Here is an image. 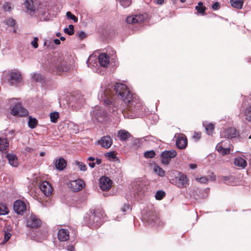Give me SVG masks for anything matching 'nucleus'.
Masks as SVG:
<instances>
[{
    "instance_id": "1",
    "label": "nucleus",
    "mask_w": 251,
    "mask_h": 251,
    "mask_svg": "<svg viewBox=\"0 0 251 251\" xmlns=\"http://www.w3.org/2000/svg\"><path fill=\"white\" fill-rule=\"evenodd\" d=\"M98 100L107 107L113 116L134 119L143 117V105L139 97L131 93L122 83L102 85L99 91Z\"/></svg>"
},
{
    "instance_id": "2",
    "label": "nucleus",
    "mask_w": 251,
    "mask_h": 251,
    "mask_svg": "<svg viewBox=\"0 0 251 251\" xmlns=\"http://www.w3.org/2000/svg\"><path fill=\"white\" fill-rule=\"evenodd\" d=\"M46 68L49 71L56 74L66 72L70 68L64 60L63 55L57 52L54 53L53 55L48 60Z\"/></svg>"
},
{
    "instance_id": "3",
    "label": "nucleus",
    "mask_w": 251,
    "mask_h": 251,
    "mask_svg": "<svg viewBox=\"0 0 251 251\" xmlns=\"http://www.w3.org/2000/svg\"><path fill=\"white\" fill-rule=\"evenodd\" d=\"M143 220L146 222L151 226H160L162 222L160 221L155 213L154 208L153 206H149L141 211Z\"/></svg>"
},
{
    "instance_id": "4",
    "label": "nucleus",
    "mask_w": 251,
    "mask_h": 251,
    "mask_svg": "<svg viewBox=\"0 0 251 251\" xmlns=\"http://www.w3.org/2000/svg\"><path fill=\"white\" fill-rule=\"evenodd\" d=\"M84 221L86 225L91 228H97L100 227L102 221L99 214L92 210H89L84 217Z\"/></svg>"
},
{
    "instance_id": "5",
    "label": "nucleus",
    "mask_w": 251,
    "mask_h": 251,
    "mask_svg": "<svg viewBox=\"0 0 251 251\" xmlns=\"http://www.w3.org/2000/svg\"><path fill=\"white\" fill-rule=\"evenodd\" d=\"M92 120L99 123L107 121L108 115L106 111L99 106H96L91 112Z\"/></svg>"
},
{
    "instance_id": "6",
    "label": "nucleus",
    "mask_w": 251,
    "mask_h": 251,
    "mask_svg": "<svg viewBox=\"0 0 251 251\" xmlns=\"http://www.w3.org/2000/svg\"><path fill=\"white\" fill-rule=\"evenodd\" d=\"M173 181V184L178 188H186L189 185V179L187 176L180 172H178V176Z\"/></svg>"
},
{
    "instance_id": "7",
    "label": "nucleus",
    "mask_w": 251,
    "mask_h": 251,
    "mask_svg": "<svg viewBox=\"0 0 251 251\" xmlns=\"http://www.w3.org/2000/svg\"><path fill=\"white\" fill-rule=\"evenodd\" d=\"M85 100L83 96L80 94L73 96L69 102V105L77 110L80 108L85 103Z\"/></svg>"
},
{
    "instance_id": "8",
    "label": "nucleus",
    "mask_w": 251,
    "mask_h": 251,
    "mask_svg": "<svg viewBox=\"0 0 251 251\" xmlns=\"http://www.w3.org/2000/svg\"><path fill=\"white\" fill-rule=\"evenodd\" d=\"M221 137H224L226 139H236L239 137V133L237 131L236 128L234 127H229L224 129L220 132Z\"/></svg>"
},
{
    "instance_id": "9",
    "label": "nucleus",
    "mask_w": 251,
    "mask_h": 251,
    "mask_svg": "<svg viewBox=\"0 0 251 251\" xmlns=\"http://www.w3.org/2000/svg\"><path fill=\"white\" fill-rule=\"evenodd\" d=\"M176 151L174 150L165 151L161 153V163L163 165H168L171 158L176 155Z\"/></svg>"
},
{
    "instance_id": "10",
    "label": "nucleus",
    "mask_w": 251,
    "mask_h": 251,
    "mask_svg": "<svg viewBox=\"0 0 251 251\" xmlns=\"http://www.w3.org/2000/svg\"><path fill=\"white\" fill-rule=\"evenodd\" d=\"M22 79V77L20 72L14 71L10 73L8 82L10 85H17L18 84L21 83Z\"/></svg>"
},
{
    "instance_id": "11",
    "label": "nucleus",
    "mask_w": 251,
    "mask_h": 251,
    "mask_svg": "<svg viewBox=\"0 0 251 251\" xmlns=\"http://www.w3.org/2000/svg\"><path fill=\"white\" fill-rule=\"evenodd\" d=\"M11 114L15 116L25 117L28 114V111L20 104L15 105L11 110Z\"/></svg>"
},
{
    "instance_id": "12",
    "label": "nucleus",
    "mask_w": 251,
    "mask_h": 251,
    "mask_svg": "<svg viewBox=\"0 0 251 251\" xmlns=\"http://www.w3.org/2000/svg\"><path fill=\"white\" fill-rule=\"evenodd\" d=\"M13 209L17 214L23 215L26 210V206L24 201L17 200L14 202Z\"/></svg>"
},
{
    "instance_id": "13",
    "label": "nucleus",
    "mask_w": 251,
    "mask_h": 251,
    "mask_svg": "<svg viewBox=\"0 0 251 251\" xmlns=\"http://www.w3.org/2000/svg\"><path fill=\"white\" fill-rule=\"evenodd\" d=\"M112 180L106 176H102L100 179V187L103 191L109 190L112 186Z\"/></svg>"
},
{
    "instance_id": "14",
    "label": "nucleus",
    "mask_w": 251,
    "mask_h": 251,
    "mask_svg": "<svg viewBox=\"0 0 251 251\" xmlns=\"http://www.w3.org/2000/svg\"><path fill=\"white\" fill-rule=\"evenodd\" d=\"M24 4L30 15H32L36 13V10L38 6L36 1L34 2L33 0H26Z\"/></svg>"
},
{
    "instance_id": "15",
    "label": "nucleus",
    "mask_w": 251,
    "mask_h": 251,
    "mask_svg": "<svg viewBox=\"0 0 251 251\" xmlns=\"http://www.w3.org/2000/svg\"><path fill=\"white\" fill-rule=\"evenodd\" d=\"M247 158L245 155L238 156L234 159L233 164L237 167L241 169H245L247 165Z\"/></svg>"
},
{
    "instance_id": "16",
    "label": "nucleus",
    "mask_w": 251,
    "mask_h": 251,
    "mask_svg": "<svg viewBox=\"0 0 251 251\" xmlns=\"http://www.w3.org/2000/svg\"><path fill=\"white\" fill-rule=\"evenodd\" d=\"M41 225V220L35 215H31L27 219L26 226L31 228H37Z\"/></svg>"
},
{
    "instance_id": "17",
    "label": "nucleus",
    "mask_w": 251,
    "mask_h": 251,
    "mask_svg": "<svg viewBox=\"0 0 251 251\" xmlns=\"http://www.w3.org/2000/svg\"><path fill=\"white\" fill-rule=\"evenodd\" d=\"M85 186L84 181L81 179H78L70 182V187L74 192H78L82 190Z\"/></svg>"
},
{
    "instance_id": "18",
    "label": "nucleus",
    "mask_w": 251,
    "mask_h": 251,
    "mask_svg": "<svg viewBox=\"0 0 251 251\" xmlns=\"http://www.w3.org/2000/svg\"><path fill=\"white\" fill-rule=\"evenodd\" d=\"M145 20L143 15H134L129 16L126 19V22L129 24H135L143 22Z\"/></svg>"
},
{
    "instance_id": "19",
    "label": "nucleus",
    "mask_w": 251,
    "mask_h": 251,
    "mask_svg": "<svg viewBox=\"0 0 251 251\" xmlns=\"http://www.w3.org/2000/svg\"><path fill=\"white\" fill-rule=\"evenodd\" d=\"M40 189L43 193L46 196H50L53 191L50 184L47 181H44L40 185Z\"/></svg>"
},
{
    "instance_id": "20",
    "label": "nucleus",
    "mask_w": 251,
    "mask_h": 251,
    "mask_svg": "<svg viewBox=\"0 0 251 251\" xmlns=\"http://www.w3.org/2000/svg\"><path fill=\"white\" fill-rule=\"evenodd\" d=\"M99 62L100 66L107 67L110 63V57L105 53H101L99 56Z\"/></svg>"
},
{
    "instance_id": "21",
    "label": "nucleus",
    "mask_w": 251,
    "mask_h": 251,
    "mask_svg": "<svg viewBox=\"0 0 251 251\" xmlns=\"http://www.w3.org/2000/svg\"><path fill=\"white\" fill-rule=\"evenodd\" d=\"M57 237L60 242H65L69 239V231L67 229H60L57 233Z\"/></svg>"
},
{
    "instance_id": "22",
    "label": "nucleus",
    "mask_w": 251,
    "mask_h": 251,
    "mask_svg": "<svg viewBox=\"0 0 251 251\" xmlns=\"http://www.w3.org/2000/svg\"><path fill=\"white\" fill-rule=\"evenodd\" d=\"M98 142L102 147L108 149L112 145V140L110 136H104L101 137Z\"/></svg>"
},
{
    "instance_id": "23",
    "label": "nucleus",
    "mask_w": 251,
    "mask_h": 251,
    "mask_svg": "<svg viewBox=\"0 0 251 251\" xmlns=\"http://www.w3.org/2000/svg\"><path fill=\"white\" fill-rule=\"evenodd\" d=\"M176 145L179 149H185L187 145V139L186 136L182 135L178 137L176 140Z\"/></svg>"
},
{
    "instance_id": "24",
    "label": "nucleus",
    "mask_w": 251,
    "mask_h": 251,
    "mask_svg": "<svg viewBox=\"0 0 251 251\" xmlns=\"http://www.w3.org/2000/svg\"><path fill=\"white\" fill-rule=\"evenodd\" d=\"M5 156L11 166L14 167H17L18 166V159L15 154L9 153H7Z\"/></svg>"
},
{
    "instance_id": "25",
    "label": "nucleus",
    "mask_w": 251,
    "mask_h": 251,
    "mask_svg": "<svg viewBox=\"0 0 251 251\" xmlns=\"http://www.w3.org/2000/svg\"><path fill=\"white\" fill-rule=\"evenodd\" d=\"M66 161L62 157L56 159L55 161V167L59 171H62L66 167Z\"/></svg>"
},
{
    "instance_id": "26",
    "label": "nucleus",
    "mask_w": 251,
    "mask_h": 251,
    "mask_svg": "<svg viewBox=\"0 0 251 251\" xmlns=\"http://www.w3.org/2000/svg\"><path fill=\"white\" fill-rule=\"evenodd\" d=\"M118 136L121 141H126L131 137L129 132L126 130L121 129L118 132Z\"/></svg>"
},
{
    "instance_id": "27",
    "label": "nucleus",
    "mask_w": 251,
    "mask_h": 251,
    "mask_svg": "<svg viewBox=\"0 0 251 251\" xmlns=\"http://www.w3.org/2000/svg\"><path fill=\"white\" fill-rule=\"evenodd\" d=\"M225 148H233L232 145L230 144V141L228 139L222 141L216 147V149H223Z\"/></svg>"
},
{
    "instance_id": "28",
    "label": "nucleus",
    "mask_w": 251,
    "mask_h": 251,
    "mask_svg": "<svg viewBox=\"0 0 251 251\" xmlns=\"http://www.w3.org/2000/svg\"><path fill=\"white\" fill-rule=\"evenodd\" d=\"M9 147V142L5 138L0 137V151L2 152L5 151L6 152L7 149Z\"/></svg>"
},
{
    "instance_id": "29",
    "label": "nucleus",
    "mask_w": 251,
    "mask_h": 251,
    "mask_svg": "<svg viewBox=\"0 0 251 251\" xmlns=\"http://www.w3.org/2000/svg\"><path fill=\"white\" fill-rule=\"evenodd\" d=\"M230 2L234 8L241 9L243 7L244 0H230Z\"/></svg>"
},
{
    "instance_id": "30",
    "label": "nucleus",
    "mask_w": 251,
    "mask_h": 251,
    "mask_svg": "<svg viewBox=\"0 0 251 251\" xmlns=\"http://www.w3.org/2000/svg\"><path fill=\"white\" fill-rule=\"evenodd\" d=\"M246 120L251 125V105L247 106L244 110Z\"/></svg>"
},
{
    "instance_id": "31",
    "label": "nucleus",
    "mask_w": 251,
    "mask_h": 251,
    "mask_svg": "<svg viewBox=\"0 0 251 251\" xmlns=\"http://www.w3.org/2000/svg\"><path fill=\"white\" fill-rule=\"evenodd\" d=\"M153 171L159 176L163 177L165 175V171L157 164L154 165Z\"/></svg>"
},
{
    "instance_id": "32",
    "label": "nucleus",
    "mask_w": 251,
    "mask_h": 251,
    "mask_svg": "<svg viewBox=\"0 0 251 251\" xmlns=\"http://www.w3.org/2000/svg\"><path fill=\"white\" fill-rule=\"evenodd\" d=\"M195 9L197 11L198 14L203 15L205 13L206 8L203 5V3L200 1L198 2V5L195 7Z\"/></svg>"
},
{
    "instance_id": "33",
    "label": "nucleus",
    "mask_w": 251,
    "mask_h": 251,
    "mask_svg": "<svg viewBox=\"0 0 251 251\" xmlns=\"http://www.w3.org/2000/svg\"><path fill=\"white\" fill-rule=\"evenodd\" d=\"M38 12V15L40 16V19L42 21H46L49 19V14L46 11H41L40 9L37 8L36 12Z\"/></svg>"
},
{
    "instance_id": "34",
    "label": "nucleus",
    "mask_w": 251,
    "mask_h": 251,
    "mask_svg": "<svg viewBox=\"0 0 251 251\" xmlns=\"http://www.w3.org/2000/svg\"><path fill=\"white\" fill-rule=\"evenodd\" d=\"M28 126L31 129L34 128L37 125L38 121L35 118L30 116L28 117Z\"/></svg>"
},
{
    "instance_id": "35",
    "label": "nucleus",
    "mask_w": 251,
    "mask_h": 251,
    "mask_svg": "<svg viewBox=\"0 0 251 251\" xmlns=\"http://www.w3.org/2000/svg\"><path fill=\"white\" fill-rule=\"evenodd\" d=\"M209 179H210L211 180H214L215 177L211 176V177H209V178H208L207 177H205V176H202L201 177L196 178V181H197L198 182H199L200 183H202V184L207 183Z\"/></svg>"
},
{
    "instance_id": "36",
    "label": "nucleus",
    "mask_w": 251,
    "mask_h": 251,
    "mask_svg": "<svg viewBox=\"0 0 251 251\" xmlns=\"http://www.w3.org/2000/svg\"><path fill=\"white\" fill-rule=\"evenodd\" d=\"M233 148H225L223 149H216L220 154L223 156L229 154L230 151H233Z\"/></svg>"
},
{
    "instance_id": "37",
    "label": "nucleus",
    "mask_w": 251,
    "mask_h": 251,
    "mask_svg": "<svg viewBox=\"0 0 251 251\" xmlns=\"http://www.w3.org/2000/svg\"><path fill=\"white\" fill-rule=\"evenodd\" d=\"M32 77L37 82L43 83L45 81L44 76L40 74H34Z\"/></svg>"
},
{
    "instance_id": "38",
    "label": "nucleus",
    "mask_w": 251,
    "mask_h": 251,
    "mask_svg": "<svg viewBox=\"0 0 251 251\" xmlns=\"http://www.w3.org/2000/svg\"><path fill=\"white\" fill-rule=\"evenodd\" d=\"M124 8H126L129 6L131 3V0H116Z\"/></svg>"
},
{
    "instance_id": "39",
    "label": "nucleus",
    "mask_w": 251,
    "mask_h": 251,
    "mask_svg": "<svg viewBox=\"0 0 251 251\" xmlns=\"http://www.w3.org/2000/svg\"><path fill=\"white\" fill-rule=\"evenodd\" d=\"M50 121L52 123H56L59 118V113L57 112H51L50 115Z\"/></svg>"
},
{
    "instance_id": "40",
    "label": "nucleus",
    "mask_w": 251,
    "mask_h": 251,
    "mask_svg": "<svg viewBox=\"0 0 251 251\" xmlns=\"http://www.w3.org/2000/svg\"><path fill=\"white\" fill-rule=\"evenodd\" d=\"M14 6L9 2H5L3 4V8L5 11L10 12Z\"/></svg>"
},
{
    "instance_id": "41",
    "label": "nucleus",
    "mask_w": 251,
    "mask_h": 251,
    "mask_svg": "<svg viewBox=\"0 0 251 251\" xmlns=\"http://www.w3.org/2000/svg\"><path fill=\"white\" fill-rule=\"evenodd\" d=\"M205 128L207 134L210 135H212L214 129V126L210 123L205 126Z\"/></svg>"
},
{
    "instance_id": "42",
    "label": "nucleus",
    "mask_w": 251,
    "mask_h": 251,
    "mask_svg": "<svg viewBox=\"0 0 251 251\" xmlns=\"http://www.w3.org/2000/svg\"><path fill=\"white\" fill-rule=\"evenodd\" d=\"M9 210L7 206L4 204H0V215L7 214Z\"/></svg>"
},
{
    "instance_id": "43",
    "label": "nucleus",
    "mask_w": 251,
    "mask_h": 251,
    "mask_svg": "<svg viewBox=\"0 0 251 251\" xmlns=\"http://www.w3.org/2000/svg\"><path fill=\"white\" fill-rule=\"evenodd\" d=\"M165 196V193L162 190L157 191L156 193L155 198L157 200H161Z\"/></svg>"
},
{
    "instance_id": "44",
    "label": "nucleus",
    "mask_w": 251,
    "mask_h": 251,
    "mask_svg": "<svg viewBox=\"0 0 251 251\" xmlns=\"http://www.w3.org/2000/svg\"><path fill=\"white\" fill-rule=\"evenodd\" d=\"M11 233L9 232L8 229L4 231V239L2 241V242L3 243H5L7 242L11 238Z\"/></svg>"
},
{
    "instance_id": "45",
    "label": "nucleus",
    "mask_w": 251,
    "mask_h": 251,
    "mask_svg": "<svg viewBox=\"0 0 251 251\" xmlns=\"http://www.w3.org/2000/svg\"><path fill=\"white\" fill-rule=\"evenodd\" d=\"M155 152L153 150L147 151L144 153V157L146 158H152L154 157Z\"/></svg>"
},
{
    "instance_id": "46",
    "label": "nucleus",
    "mask_w": 251,
    "mask_h": 251,
    "mask_svg": "<svg viewBox=\"0 0 251 251\" xmlns=\"http://www.w3.org/2000/svg\"><path fill=\"white\" fill-rule=\"evenodd\" d=\"M76 165L78 167L79 170L82 171H86L87 170V167L82 162H79L78 161H75Z\"/></svg>"
},
{
    "instance_id": "47",
    "label": "nucleus",
    "mask_w": 251,
    "mask_h": 251,
    "mask_svg": "<svg viewBox=\"0 0 251 251\" xmlns=\"http://www.w3.org/2000/svg\"><path fill=\"white\" fill-rule=\"evenodd\" d=\"M5 23L8 26H13L16 24V21L12 18H9L5 21Z\"/></svg>"
},
{
    "instance_id": "48",
    "label": "nucleus",
    "mask_w": 251,
    "mask_h": 251,
    "mask_svg": "<svg viewBox=\"0 0 251 251\" xmlns=\"http://www.w3.org/2000/svg\"><path fill=\"white\" fill-rule=\"evenodd\" d=\"M66 16L68 19H70L74 21V22L76 23L78 21V19L74 15L72 14L70 11H68L66 13Z\"/></svg>"
},
{
    "instance_id": "49",
    "label": "nucleus",
    "mask_w": 251,
    "mask_h": 251,
    "mask_svg": "<svg viewBox=\"0 0 251 251\" xmlns=\"http://www.w3.org/2000/svg\"><path fill=\"white\" fill-rule=\"evenodd\" d=\"M130 210L131 208L129 204H125L123 207L121 208V211L123 213L127 212Z\"/></svg>"
},
{
    "instance_id": "50",
    "label": "nucleus",
    "mask_w": 251,
    "mask_h": 251,
    "mask_svg": "<svg viewBox=\"0 0 251 251\" xmlns=\"http://www.w3.org/2000/svg\"><path fill=\"white\" fill-rule=\"evenodd\" d=\"M38 38L37 37H35L33 39V40L31 43V45L35 49H37L38 47Z\"/></svg>"
},
{
    "instance_id": "51",
    "label": "nucleus",
    "mask_w": 251,
    "mask_h": 251,
    "mask_svg": "<svg viewBox=\"0 0 251 251\" xmlns=\"http://www.w3.org/2000/svg\"><path fill=\"white\" fill-rule=\"evenodd\" d=\"M212 8L214 10H218L220 8V3L216 1L212 6Z\"/></svg>"
},
{
    "instance_id": "52",
    "label": "nucleus",
    "mask_w": 251,
    "mask_h": 251,
    "mask_svg": "<svg viewBox=\"0 0 251 251\" xmlns=\"http://www.w3.org/2000/svg\"><path fill=\"white\" fill-rule=\"evenodd\" d=\"M86 34L85 33V32H84L83 31H81L79 33H78V37L82 40V39H84L86 37Z\"/></svg>"
},
{
    "instance_id": "53",
    "label": "nucleus",
    "mask_w": 251,
    "mask_h": 251,
    "mask_svg": "<svg viewBox=\"0 0 251 251\" xmlns=\"http://www.w3.org/2000/svg\"><path fill=\"white\" fill-rule=\"evenodd\" d=\"M106 155V156H107L110 158H112V159H115L116 158L115 154L114 152L113 151H110V152L107 153Z\"/></svg>"
},
{
    "instance_id": "54",
    "label": "nucleus",
    "mask_w": 251,
    "mask_h": 251,
    "mask_svg": "<svg viewBox=\"0 0 251 251\" xmlns=\"http://www.w3.org/2000/svg\"><path fill=\"white\" fill-rule=\"evenodd\" d=\"M64 32L68 34L69 35H72L74 33V32H72L68 28H65L64 30Z\"/></svg>"
},
{
    "instance_id": "55",
    "label": "nucleus",
    "mask_w": 251,
    "mask_h": 251,
    "mask_svg": "<svg viewBox=\"0 0 251 251\" xmlns=\"http://www.w3.org/2000/svg\"><path fill=\"white\" fill-rule=\"evenodd\" d=\"M67 250L68 251H75V248L72 245H69L67 247Z\"/></svg>"
},
{
    "instance_id": "56",
    "label": "nucleus",
    "mask_w": 251,
    "mask_h": 251,
    "mask_svg": "<svg viewBox=\"0 0 251 251\" xmlns=\"http://www.w3.org/2000/svg\"><path fill=\"white\" fill-rule=\"evenodd\" d=\"M189 167L191 169H195L197 167L196 164H189Z\"/></svg>"
},
{
    "instance_id": "57",
    "label": "nucleus",
    "mask_w": 251,
    "mask_h": 251,
    "mask_svg": "<svg viewBox=\"0 0 251 251\" xmlns=\"http://www.w3.org/2000/svg\"><path fill=\"white\" fill-rule=\"evenodd\" d=\"M155 2L159 5H161L163 3L164 0H155Z\"/></svg>"
},
{
    "instance_id": "58",
    "label": "nucleus",
    "mask_w": 251,
    "mask_h": 251,
    "mask_svg": "<svg viewBox=\"0 0 251 251\" xmlns=\"http://www.w3.org/2000/svg\"><path fill=\"white\" fill-rule=\"evenodd\" d=\"M88 165L91 168H94L95 167L96 163L94 162H92L89 163Z\"/></svg>"
},
{
    "instance_id": "59",
    "label": "nucleus",
    "mask_w": 251,
    "mask_h": 251,
    "mask_svg": "<svg viewBox=\"0 0 251 251\" xmlns=\"http://www.w3.org/2000/svg\"><path fill=\"white\" fill-rule=\"evenodd\" d=\"M68 28L72 32H74V26L73 25H70Z\"/></svg>"
},
{
    "instance_id": "60",
    "label": "nucleus",
    "mask_w": 251,
    "mask_h": 251,
    "mask_svg": "<svg viewBox=\"0 0 251 251\" xmlns=\"http://www.w3.org/2000/svg\"><path fill=\"white\" fill-rule=\"evenodd\" d=\"M54 43L56 45H59L60 44V41L58 39H55L54 40Z\"/></svg>"
},
{
    "instance_id": "61",
    "label": "nucleus",
    "mask_w": 251,
    "mask_h": 251,
    "mask_svg": "<svg viewBox=\"0 0 251 251\" xmlns=\"http://www.w3.org/2000/svg\"><path fill=\"white\" fill-rule=\"evenodd\" d=\"M97 165H100L101 163V160L100 158H97L96 160V162H95Z\"/></svg>"
},
{
    "instance_id": "62",
    "label": "nucleus",
    "mask_w": 251,
    "mask_h": 251,
    "mask_svg": "<svg viewBox=\"0 0 251 251\" xmlns=\"http://www.w3.org/2000/svg\"><path fill=\"white\" fill-rule=\"evenodd\" d=\"M88 160L90 161H92V162H94V161L95 160V158L92 157V156H90L88 158Z\"/></svg>"
},
{
    "instance_id": "63",
    "label": "nucleus",
    "mask_w": 251,
    "mask_h": 251,
    "mask_svg": "<svg viewBox=\"0 0 251 251\" xmlns=\"http://www.w3.org/2000/svg\"><path fill=\"white\" fill-rule=\"evenodd\" d=\"M44 46H49V45H48V41L47 40H46V41H44Z\"/></svg>"
},
{
    "instance_id": "64",
    "label": "nucleus",
    "mask_w": 251,
    "mask_h": 251,
    "mask_svg": "<svg viewBox=\"0 0 251 251\" xmlns=\"http://www.w3.org/2000/svg\"><path fill=\"white\" fill-rule=\"evenodd\" d=\"M112 54H111L112 59H113V55L115 54V51L113 50H112Z\"/></svg>"
}]
</instances>
